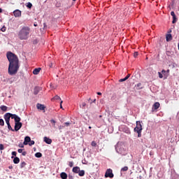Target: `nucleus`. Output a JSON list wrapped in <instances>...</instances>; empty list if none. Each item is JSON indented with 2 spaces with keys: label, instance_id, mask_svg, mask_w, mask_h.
<instances>
[{
  "label": "nucleus",
  "instance_id": "f257e3e1",
  "mask_svg": "<svg viewBox=\"0 0 179 179\" xmlns=\"http://www.w3.org/2000/svg\"><path fill=\"white\" fill-rule=\"evenodd\" d=\"M6 57L9 62L8 73L11 76L16 75V73H17V71H19V68H20L19 58L12 52H7Z\"/></svg>",
  "mask_w": 179,
  "mask_h": 179
},
{
  "label": "nucleus",
  "instance_id": "f03ea898",
  "mask_svg": "<svg viewBox=\"0 0 179 179\" xmlns=\"http://www.w3.org/2000/svg\"><path fill=\"white\" fill-rule=\"evenodd\" d=\"M30 35V27H23L18 32V38L20 40H27Z\"/></svg>",
  "mask_w": 179,
  "mask_h": 179
},
{
  "label": "nucleus",
  "instance_id": "7ed1b4c3",
  "mask_svg": "<svg viewBox=\"0 0 179 179\" xmlns=\"http://www.w3.org/2000/svg\"><path fill=\"white\" fill-rule=\"evenodd\" d=\"M113 178L114 177V173H113V170L109 169L106 170V172L105 173V178Z\"/></svg>",
  "mask_w": 179,
  "mask_h": 179
},
{
  "label": "nucleus",
  "instance_id": "20e7f679",
  "mask_svg": "<svg viewBox=\"0 0 179 179\" xmlns=\"http://www.w3.org/2000/svg\"><path fill=\"white\" fill-rule=\"evenodd\" d=\"M142 129H143V128L142 127V124L141 123V121H137L136 127L134 128V132L142 131Z\"/></svg>",
  "mask_w": 179,
  "mask_h": 179
},
{
  "label": "nucleus",
  "instance_id": "39448f33",
  "mask_svg": "<svg viewBox=\"0 0 179 179\" xmlns=\"http://www.w3.org/2000/svg\"><path fill=\"white\" fill-rule=\"evenodd\" d=\"M36 108L38 110H41V111H43V113H45V106H44L41 103H37Z\"/></svg>",
  "mask_w": 179,
  "mask_h": 179
},
{
  "label": "nucleus",
  "instance_id": "423d86ee",
  "mask_svg": "<svg viewBox=\"0 0 179 179\" xmlns=\"http://www.w3.org/2000/svg\"><path fill=\"white\" fill-rule=\"evenodd\" d=\"M10 113H7L4 115V120L6 121V124H8L10 121Z\"/></svg>",
  "mask_w": 179,
  "mask_h": 179
},
{
  "label": "nucleus",
  "instance_id": "0eeeda50",
  "mask_svg": "<svg viewBox=\"0 0 179 179\" xmlns=\"http://www.w3.org/2000/svg\"><path fill=\"white\" fill-rule=\"evenodd\" d=\"M23 124H22V122H17V123H15V129L14 131H19V129H20V128H22Z\"/></svg>",
  "mask_w": 179,
  "mask_h": 179
},
{
  "label": "nucleus",
  "instance_id": "6e6552de",
  "mask_svg": "<svg viewBox=\"0 0 179 179\" xmlns=\"http://www.w3.org/2000/svg\"><path fill=\"white\" fill-rule=\"evenodd\" d=\"M13 15L15 17H20V16H22V11L20 10H15L13 11Z\"/></svg>",
  "mask_w": 179,
  "mask_h": 179
},
{
  "label": "nucleus",
  "instance_id": "1a4fd4ad",
  "mask_svg": "<svg viewBox=\"0 0 179 179\" xmlns=\"http://www.w3.org/2000/svg\"><path fill=\"white\" fill-rule=\"evenodd\" d=\"M160 107V103L159 102H155L153 105H152V111H155V110H158V108Z\"/></svg>",
  "mask_w": 179,
  "mask_h": 179
},
{
  "label": "nucleus",
  "instance_id": "9d476101",
  "mask_svg": "<svg viewBox=\"0 0 179 179\" xmlns=\"http://www.w3.org/2000/svg\"><path fill=\"white\" fill-rule=\"evenodd\" d=\"M43 141L44 142H45V143H47L48 145H51V143H52V140H51V138L45 136L43 138Z\"/></svg>",
  "mask_w": 179,
  "mask_h": 179
},
{
  "label": "nucleus",
  "instance_id": "9b49d317",
  "mask_svg": "<svg viewBox=\"0 0 179 179\" xmlns=\"http://www.w3.org/2000/svg\"><path fill=\"white\" fill-rule=\"evenodd\" d=\"M80 170V168L79 166H75L73 168L72 171L73 173H75V174H78Z\"/></svg>",
  "mask_w": 179,
  "mask_h": 179
},
{
  "label": "nucleus",
  "instance_id": "f8f14e48",
  "mask_svg": "<svg viewBox=\"0 0 179 179\" xmlns=\"http://www.w3.org/2000/svg\"><path fill=\"white\" fill-rule=\"evenodd\" d=\"M166 55H167V57H171L174 56V52L171 50H166Z\"/></svg>",
  "mask_w": 179,
  "mask_h": 179
},
{
  "label": "nucleus",
  "instance_id": "ddd939ff",
  "mask_svg": "<svg viewBox=\"0 0 179 179\" xmlns=\"http://www.w3.org/2000/svg\"><path fill=\"white\" fill-rule=\"evenodd\" d=\"M40 90H41V89L40 88V87H36L34 89V94H38V93H40Z\"/></svg>",
  "mask_w": 179,
  "mask_h": 179
},
{
  "label": "nucleus",
  "instance_id": "4468645a",
  "mask_svg": "<svg viewBox=\"0 0 179 179\" xmlns=\"http://www.w3.org/2000/svg\"><path fill=\"white\" fill-rule=\"evenodd\" d=\"M30 141H31V138H30L29 136H26L24 138V145H28L29 142H30Z\"/></svg>",
  "mask_w": 179,
  "mask_h": 179
},
{
  "label": "nucleus",
  "instance_id": "2eb2a0df",
  "mask_svg": "<svg viewBox=\"0 0 179 179\" xmlns=\"http://www.w3.org/2000/svg\"><path fill=\"white\" fill-rule=\"evenodd\" d=\"M60 177L62 179H66V178H68V174H66V173H65V172H62L60 173Z\"/></svg>",
  "mask_w": 179,
  "mask_h": 179
},
{
  "label": "nucleus",
  "instance_id": "dca6fc26",
  "mask_svg": "<svg viewBox=\"0 0 179 179\" xmlns=\"http://www.w3.org/2000/svg\"><path fill=\"white\" fill-rule=\"evenodd\" d=\"M40 71H41V68L34 69L33 71L34 75H38V73H40Z\"/></svg>",
  "mask_w": 179,
  "mask_h": 179
},
{
  "label": "nucleus",
  "instance_id": "f3484780",
  "mask_svg": "<svg viewBox=\"0 0 179 179\" xmlns=\"http://www.w3.org/2000/svg\"><path fill=\"white\" fill-rule=\"evenodd\" d=\"M20 162V159H19V157H15L13 159V163L15 164H19V163Z\"/></svg>",
  "mask_w": 179,
  "mask_h": 179
},
{
  "label": "nucleus",
  "instance_id": "a211bd4d",
  "mask_svg": "<svg viewBox=\"0 0 179 179\" xmlns=\"http://www.w3.org/2000/svg\"><path fill=\"white\" fill-rule=\"evenodd\" d=\"M166 41H171V40H173V36L169 34L166 35Z\"/></svg>",
  "mask_w": 179,
  "mask_h": 179
},
{
  "label": "nucleus",
  "instance_id": "6ab92c4d",
  "mask_svg": "<svg viewBox=\"0 0 179 179\" xmlns=\"http://www.w3.org/2000/svg\"><path fill=\"white\" fill-rule=\"evenodd\" d=\"M143 87H142V83H138L136 85V90H141V89H143Z\"/></svg>",
  "mask_w": 179,
  "mask_h": 179
},
{
  "label": "nucleus",
  "instance_id": "aec40b11",
  "mask_svg": "<svg viewBox=\"0 0 179 179\" xmlns=\"http://www.w3.org/2000/svg\"><path fill=\"white\" fill-rule=\"evenodd\" d=\"M78 174L80 177H83V176H85V171L84 170H81V171L80 170Z\"/></svg>",
  "mask_w": 179,
  "mask_h": 179
},
{
  "label": "nucleus",
  "instance_id": "412c9836",
  "mask_svg": "<svg viewBox=\"0 0 179 179\" xmlns=\"http://www.w3.org/2000/svg\"><path fill=\"white\" fill-rule=\"evenodd\" d=\"M0 108H1V110L2 111H7V110H8V106H1L0 107Z\"/></svg>",
  "mask_w": 179,
  "mask_h": 179
},
{
  "label": "nucleus",
  "instance_id": "4be33fe9",
  "mask_svg": "<svg viewBox=\"0 0 179 179\" xmlns=\"http://www.w3.org/2000/svg\"><path fill=\"white\" fill-rule=\"evenodd\" d=\"M6 124H7L8 128V129H9L10 131H12L13 132L15 131V129H13L12 128V126H10V122L6 123Z\"/></svg>",
  "mask_w": 179,
  "mask_h": 179
},
{
  "label": "nucleus",
  "instance_id": "5701e85b",
  "mask_svg": "<svg viewBox=\"0 0 179 179\" xmlns=\"http://www.w3.org/2000/svg\"><path fill=\"white\" fill-rule=\"evenodd\" d=\"M20 120H21L20 117L17 115V117H15V119H14V121H15V122L16 124L17 122H20Z\"/></svg>",
  "mask_w": 179,
  "mask_h": 179
},
{
  "label": "nucleus",
  "instance_id": "b1692460",
  "mask_svg": "<svg viewBox=\"0 0 179 179\" xmlns=\"http://www.w3.org/2000/svg\"><path fill=\"white\" fill-rule=\"evenodd\" d=\"M117 152H118V153H120V155H122L124 150H121V148H120V147H117L116 148Z\"/></svg>",
  "mask_w": 179,
  "mask_h": 179
},
{
  "label": "nucleus",
  "instance_id": "393cba45",
  "mask_svg": "<svg viewBox=\"0 0 179 179\" xmlns=\"http://www.w3.org/2000/svg\"><path fill=\"white\" fill-rule=\"evenodd\" d=\"M43 157V154H41V152H36L35 154V157L40 158V157Z\"/></svg>",
  "mask_w": 179,
  "mask_h": 179
},
{
  "label": "nucleus",
  "instance_id": "a878e982",
  "mask_svg": "<svg viewBox=\"0 0 179 179\" xmlns=\"http://www.w3.org/2000/svg\"><path fill=\"white\" fill-rule=\"evenodd\" d=\"M52 100H61V97H59V96L56 95L53 97V99H52Z\"/></svg>",
  "mask_w": 179,
  "mask_h": 179
},
{
  "label": "nucleus",
  "instance_id": "bb28decb",
  "mask_svg": "<svg viewBox=\"0 0 179 179\" xmlns=\"http://www.w3.org/2000/svg\"><path fill=\"white\" fill-rule=\"evenodd\" d=\"M26 163L24 162H22L21 164H20V168L21 169H23L24 167H26Z\"/></svg>",
  "mask_w": 179,
  "mask_h": 179
},
{
  "label": "nucleus",
  "instance_id": "cd10ccee",
  "mask_svg": "<svg viewBox=\"0 0 179 179\" xmlns=\"http://www.w3.org/2000/svg\"><path fill=\"white\" fill-rule=\"evenodd\" d=\"M173 24H174L175 23H177V17H173V21H172Z\"/></svg>",
  "mask_w": 179,
  "mask_h": 179
},
{
  "label": "nucleus",
  "instance_id": "c85d7f7f",
  "mask_svg": "<svg viewBox=\"0 0 179 179\" xmlns=\"http://www.w3.org/2000/svg\"><path fill=\"white\" fill-rule=\"evenodd\" d=\"M10 118L12 119V120H15V118H16V117L17 116V115H16V114H12V113H10Z\"/></svg>",
  "mask_w": 179,
  "mask_h": 179
},
{
  "label": "nucleus",
  "instance_id": "c756f323",
  "mask_svg": "<svg viewBox=\"0 0 179 179\" xmlns=\"http://www.w3.org/2000/svg\"><path fill=\"white\" fill-rule=\"evenodd\" d=\"M0 125L1 127H3L5 125V122L3 121V119H0Z\"/></svg>",
  "mask_w": 179,
  "mask_h": 179
},
{
  "label": "nucleus",
  "instance_id": "7c9ffc66",
  "mask_svg": "<svg viewBox=\"0 0 179 179\" xmlns=\"http://www.w3.org/2000/svg\"><path fill=\"white\" fill-rule=\"evenodd\" d=\"M121 171H128V166H124L122 168Z\"/></svg>",
  "mask_w": 179,
  "mask_h": 179
},
{
  "label": "nucleus",
  "instance_id": "2f4dec72",
  "mask_svg": "<svg viewBox=\"0 0 179 179\" xmlns=\"http://www.w3.org/2000/svg\"><path fill=\"white\" fill-rule=\"evenodd\" d=\"M33 6V4L29 2L27 5V7L29 8V9H31V7Z\"/></svg>",
  "mask_w": 179,
  "mask_h": 179
},
{
  "label": "nucleus",
  "instance_id": "473e14b6",
  "mask_svg": "<svg viewBox=\"0 0 179 179\" xmlns=\"http://www.w3.org/2000/svg\"><path fill=\"white\" fill-rule=\"evenodd\" d=\"M92 146H93L94 148H96V146H97V143H96V141H92L91 143Z\"/></svg>",
  "mask_w": 179,
  "mask_h": 179
},
{
  "label": "nucleus",
  "instance_id": "72a5a7b5",
  "mask_svg": "<svg viewBox=\"0 0 179 179\" xmlns=\"http://www.w3.org/2000/svg\"><path fill=\"white\" fill-rule=\"evenodd\" d=\"M158 75L159 79H163V73H162L161 72H158Z\"/></svg>",
  "mask_w": 179,
  "mask_h": 179
},
{
  "label": "nucleus",
  "instance_id": "f704fd0d",
  "mask_svg": "<svg viewBox=\"0 0 179 179\" xmlns=\"http://www.w3.org/2000/svg\"><path fill=\"white\" fill-rule=\"evenodd\" d=\"M50 122H52V124H53V127H54V128H55V124L57 122H55V120H51Z\"/></svg>",
  "mask_w": 179,
  "mask_h": 179
},
{
  "label": "nucleus",
  "instance_id": "c9c22d12",
  "mask_svg": "<svg viewBox=\"0 0 179 179\" xmlns=\"http://www.w3.org/2000/svg\"><path fill=\"white\" fill-rule=\"evenodd\" d=\"M69 125H71V122H64V127H69Z\"/></svg>",
  "mask_w": 179,
  "mask_h": 179
},
{
  "label": "nucleus",
  "instance_id": "e433bc0d",
  "mask_svg": "<svg viewBox=\"0 0 179 179\" xmlns=\"http://www.w3.org/2000/svg\"><path fill=\"white\" fill-rule=\"evenodd\" d=\"M136 132H137L138 138H141V136H142V131H136Z\"/></svg>",
  "mask_w": 179,
  "mask_h": 179
},
{
  "label": "nucleus",
  "instance_id": "4c0bfd02",
  "mask_svg": "<svg viewBox=\"0 0 179 179\" xmlns=\"http://www.w3.org/2000/svg\"><path fill=\"white\" fill-rule=\"evenodd\" d=\"M125 80H127L126 78H121L120 80H119V82H125Z\"/></svg>",
  "mask_w": 179,
  "mask_h": 179
},
{
  "label": "nucleus",
  "instance_id": "58836bf2",
  "mask_svg": "<svg viewBox=\"0 0 179 179\" xmlns=\"http://www.w3.org/2000/svg\"><path fill=\"white\" fill-rule=\"evenodd\" d=\"M29 142H30V143H29V145H30V146H31L32 145H34V143H35L34 141H31V140Z\"/></svg>",
  "mask_w": 179,
  "mask_h": 179
},
{
  "label": "nucleus",
  "instance_id": "ea45409f",
  "mask_svg": "<svg viewBox=\"0 0 179 179\" xmlns=\"http://www.w3.org/2000/svg\"><path fill=\"white\" fill-rule=\"evenodd\" d=\"M171 15H172V17H176V13H174V11H171Z\"/></svg>",
  "mask_w": 179,
  "mask_h": 179
},
{
  "label": "nucleus",
  "instance_id": "a19ab883",
  "mask_svg": "<svg viewBox=\"0 0 179 179\" xmlns=\"http://www.w3.org/2000/svg\"><path fill=\"white\" fill-rule=\"evenodd\" d=\"M69 166L70 167H73V162H70L69 164Z\"/></svg>",
  "mask_w": 179,
  "mask_h": 179
},
{
  "label": "nucleus",
  "instance_id": "79ce46f5",
  "mask_svg": "<svg viewBox=\"0 0 179 179\" xmlns=\"http://www.w3.org/2000/svg\"><path fill=\"white\" fill-rule=\"evenodd\" d=\"M1 31H6V27H3L1 29Z\"/></svg>",
  "mask_w": 179,
  "mask_h": 179
},
{
  "label": "nucleus",
  "instance_id": "37998d69",
  "mask_svg": "<svg viewBox=\"0 0 179 179\" xmlns=\"http://www.w3.org/2000/svg\"><path fill=\"white\" fill-rule=\"evenodd\" d=\"M138 55V52H135L134 53V57H135V58H136V57Z\"/></svg>",
  "mask_w": 179,
  "mask_h": 179
},
{
  "label": "nucleus",
  "instance_id": "c03bdc74",
  "mask_svg": "<svg viewBox=\"0 0 179 179\" xmlns=\"http://www.w3.org/2000/svg\"><path fill=\"white\" fill-rule=\"evenodd\" d=\"M4 148H3V144H0V150H3Z\"/></svg>",
  "mask_w": 179,
  "mask_h": 179
},
{
  "label": "nucleus",
  "instance_id": "a18cd8bd",
  "mask_svg": "<svg viewBox=\"0 0 179 179\" xmlns=\"http://www.w3.org/2000/svg\"><path fill=\"white\" fill-rule=\"evenodd\" d=\"M26 155H27V152L23 151V152H22V156H26Z\"/></svg>",
  "mask_w": 179,
  "mask_h": 179
},
{
  "label": "nucleus",
  "instance_id": "49530a36",
  "mask_svg": "<svg viewBox=\"0 0 179 179\" xmlns=\"http://www.w3.org/2000/svg\"><path fill=\"white\" fill-rule=\"evenodd\" d=\"M63 128H65V126H62V125L59 126V131H61V129H62Z\"/></svg>",
  "mask_w": 179,
  "mask_h": 179
},
{
  "label": "nucleus",
  "instance_id": "de8ad7c7",
  "mask_svg": "<svg viewBox=\"0 0 179 179\" xmlns=\"http://www.w3.org/2000/svg\"><path fill=\"white\" fill-rule=\"evenodd\" d=\"M69 179H73V176H72V174H69Z\"/></svg>",
  "mask_w": 179,
  "mask_h": 179
},
{
  "label": "nucleus",
  "instance_id": "09e8293b",
  "mask_svg": "<svg viewBox=\"0 0 179 179\" xmlns=\"http://www.w3.org/2000/svg\"><path fill=\"white\" fill-rule=\"evenodd\" d=\"M17 152H18V153H22L23 152V149H18Z\"/></svg>",
  "mask_w": 179,
  "mask_h": 179
},
{
  "label": "nucleus",
  "instance_id": "8fccbe9b",
  "mask_svg": "<svg viewBox=\"0 0 179 179\" xmlns=\"http://www.w3.org/2000/svg\"><path fill=\"white\" fill-rule=\"evenodd\" d=\"M130 76H131V74H127V76L125 77V78L128 80V79H129Z\"/></svg>",
  "mask_w": 179,
  "mask_h": 179
},
{
  "label": "nucleus",
  "instance_id": "3c124183",
  "mask_svg": "<svg viewBox=\"0 0 179 179\" xmlns=\"http://www.w3.org/2000/svg\"><path fill=\"white\" fill-rule=\"evenodd\" d=\"M16 155H17L16 151L12 152V155H13V156H16Z\"/></svg>",
  "mask_w": 179,
  "mask_h": 179
},
{
  "label": "nucleus",
  "instance_id": "603ef678",
  "mask_svg": "<svg viewBox=\"0 0 179 179\" xmlns=\"http://www.w3.org/2000/svg\"><path fill=\"white\" fill-rule=\"evenodd\" d=\"M62 101H61V102H60V108H62Z\"/></svg>",
  "mask_w": 179,
  "mask_h": 179
},
{
  "label": "nucleus",
  "instance_id": "864d4df0",
  "mask_svg": "<svg viewBox=\"0 0 179 179\" xmlns=\"http://www.w3.org/2000/svg\"><path fill=\"white\" fill-rule=\"evenodd\" d=\"M83 107H86V103H83Z\"/></svg>",
  "mask_w": 179,
  "mask_h": 179
},
{
  "label": "nucleus",
  "instance_id": "5fc2aeb1",
  "mask_svg": "<svg viewBox=\"0 0 179 179\" xmlns=\"http://www.w3.org/2000/svg\"><path fill=\"white\" fill-rule=\"evenodd\" d=\"M49 66H50V68H52V63H50Z\"/></svg>",
  "mask_w": 179,
  "mask_h": 179
},
{
  "label": "nucleus",
  "instance_id": "6e6d98bb",
  "mask_svg": "<svg viewBox=\"0 0 179 179\" xmlns=\"http://www.w3.org/2000/svg\"><path fill=\"white\" fill-rule=\"evenodd\" d=\"M162 73H166V70H162Z\"/></svg>",
  "mask_w": 179,
  "mask_h": 179
},
{
  "label": "nucleus",
  "instance_id": "4d7b16f0",
  "mask_svg": "<svg viewBox=\"0 0 179 179\" xmlns=\"http://www.w3.org/2000/svg\"><path fill=\"white\" fill-rule=\"evenodd\" d=\"M98 96H101V92H97Z\"/></svg>",
  "mask_w": 179,
  "mask_h": 179
},
{
  "label": "nucleus",
  "instance_id": "13d9d810",
  "mask_svg": "<svg viewBox=\"0 0 179 179\" xmlns=\"http://www.w3.org/2000/svg\"><path fill=\"white\" fill-rule=\"evenodd\" d=\"M0 13H2V8H0Z\"/></svg>",
  "mask_w": 179,
  "mask_h": 179
},
{
  "label": "nucleus",
  "instance_id": "bf43d9fd",
  "mask_svg": "<svg viewBox=\"0 0 179 179\" xmlns=\"http://www.w3.org/2000/svg\"><path fill=\"white\" fill-rule=\"evenodd\" d=\"M34 26L35 27H37V24H34Z\"/></svg>",
  "mask_w": 179,
  "mask_h": 179
},
{
  "label": "nucleus",
  "instance_id": "052dcab7",
  "mask_svg": "<svg viewBox=\"0 0 179 179\" xmlns=\"http://www.w3.org/2000/svg\"><path fill=\"white\" fill-rule=\"evenodd\" d=\"M89 129H92V127L90 126V127H89Z\"/></svg>",
  "mask_w": 179,
  "mask_h": 179
},
{
  "label": "nucleus",
  "instance_id": "680f3d73",
  "mask_svg": "<svg viewBox=\"0 0 179 179\" xmlns=\"http://www.w3.org/2000/svg\"><path fill=\"white\" fill-rule=\"evenodd\" d=\"M167 72H168V73L170 72V70H167Z\"/></svg>",
  "mask_w": 179,
  "mask_h": 179
},
{
  "label": "nucleus",
  "instance_id": "e2e57ef3",
  "mask_svg": "<svg viewBox=\"0 0 179 179\" xmlns=\"http://www.w3.org/2000/svg\"><path fill=\"white\" fill-rule=\"evenodd\" d=\"M20 148H24V146H23V145H21Z\"/></svg>",
  "mask_w": 179,
  "mask_h": 179
},
{
  "label": "nucleus",
  "instance_id": "0e129e2a",
  "mask_svg": "<svg viewBox=\"0 0 179 179\" xmlns=\"http://www.w3.org/2000/svg\"><path fill=\"white\" fill-rule=\"evenodd\" d=\"M20 148H24V146H23V145H21Z\"/></svg>",
  "mask_w": 179,
  "mask_h": 179
},
{
  "label": "nucleus",
  "instance_id": "69168bd1",
  "mask_svg": "<svg viewBox=\"0 0 179 179\" xmlns=\"http://www.w3.org/2000/svg\"><path fill=\"white\" fill-rule=\"evenodd\" d=\"M94 101H96V99L94 100Z\"/></svg>",
  "mask_w": 179,
  "mask_h": 179
},
{
  "label": "nucleus",
  "instance_id": "338daca9",
  "mask_svg": "<svg viewBox=\"0 0 179 179\" xmlns=\"http://www.w3.org/2000/svg\"><path fill=\"white\" fill-rule=\"evenodd\" d=\"M73 1H76V0H73Z\"/></svg>",
  "mask_w": 179,
  "mask_h": 179
}]
</instances>
